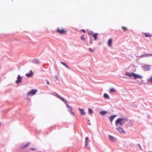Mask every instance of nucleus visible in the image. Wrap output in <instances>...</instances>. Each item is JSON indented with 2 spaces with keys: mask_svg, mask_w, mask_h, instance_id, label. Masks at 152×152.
<instances>
[{
  "mask_svg": "<svg viewBox=\"0 0 152 152\" xmlns=\"http://www.w3.org/2000/svg\"><path fill=\"white\" fill-rule=\"evenodd\" d=\"M125 75L129 77H133V78L134 79H141L142 78V76L133 72L130 73L129 72H126L125 73Z\"/></svg>",
  "mask_w": 152,
  "mask_h": 152,
  "instance_id": "nucleus-1",
  "label": "nucleus"
},
{
  "mask_svg": "<svg viewBox=\"0 0 152 152\" xmlns=\"http://www.w3.org/2000/svg\"><path fill=\"white\" fill-rule=\"evenodd\" d=\"M127 121L128 120L127 118H118L115 121V125L116 126H117L118 124L120 125H123L126 122H127Z\"/></svg>",
  "mask_w": 152,
  "mask_h": 152,
  "instance_id": "nucleus-2",
  "label": "nucleus"
},
{
  "mask_svg": "<svg viewBox=\"0 0 152 152\" xmlns=\"http://www.w3.org/2000/svg\"><path fill=\"white\" fill-rule=\"evenodd\" d=\"M55 96L57 97L58 98L60 99L61 100H62L63 102H64L66 104V105L67 107V108H68V110L69 111H71V110H72V108L70 106H69L68 104H67V102L65 100V99L63 98L62 97H61L59 95H58L57 94H55Z\"/></svg>",
  "mask_w": 152,
  "mask_h": 152,
  "instance_id": "nucleus-3",
  "label": "nucleus"
},
{
  "mask_svg": "<svg viewBox=\"0 0 152 152\" xmlns=\"http://www.w3.org/2000/svg\"><path fill=\"white\" fill-rule=\"evenodd\" d=\"M57 31L58 33L61 34H65L66 32V30L64 28H57Z\"/></svg>",
  "mask_w": 152,
  "mask_h": 152,
  "instance_id": "nucleus-4",
  "label": "nucleus"
},
{
  "mask_svg": "<svg viewBox=\"0 0 152 152\" xmlns=\"http://www.w3.org/2000/svg\"><path fill=\"white\" fill-rule=\"evenodd\" d=\"M37 89H32L30 91L28 92L27 93L28 96H33L37 92Z\"/></svg>",
  "mask_w": 152,
  "mask_h": 152,
  "instance_id": "nucleus-5",
  "label": "nucleus"
},
{
  "mask_svg": "<svg viewBox=\"0 0 152 152\" xmlns=\"http://www.w3.org/2000/svg\"><path fill=\"white\" fill-rule=\"evenodd\" d=\"M116 129L121 134H125V132L123 129L120 127H117Z\"/></svg>",
  "mask_w": 152,
  "mask_h": 152,
  "instance_id": "nucleus-6",
  "label": "nucleus"
},
{
  "mask_svg": "<svg viewBox=\"0 0 152 152\" xmlns=\"http://www.w3.org/2000/svg\"><path fill=\"white\" fill-rule=\"evenodd\" d=\"M22 78L20 75H18L17 78V80L16 81V83L17 84H18L21 81Z\"/></svg>",
  "mask_w": 152,
  "mask_h": 152,
  "instance_id": "nucleus-7",
  "label": "nucleus"
},
{
  "mask_svg": "<svg viewBox=\"0 0 152 152\" xmlns=\"http://www.w3.org/2000/svg\"><path fill=\"white\" fill-rule=\"evenodd\" d=\"M33 74V73L32 70H30L29 73H27L26 74V75L28 77H31Z\"/></svg>",
  "mask_w": 152,
  "mask_h": 152,
  "instance_id": "nucleus-8",
  "label": "nucleus"
},
{
  "mask_svg": "<svg viewBox=\"0 0 152 152\" xmlns=\"http://www.w3.org/2000/svg\"><path fill=\"white\" fill-rule=\"evenodd\" d=\"M112 39L111 38L107 42V44L108 46L109 47H111L112 46Z\"/></svg>",
  "mask_w": 152,
  "mask_h": 152,
  "instance_id": "nucleus-9",
  "label": "nucleus"
},
{
  "mask_svg": "<svg viewBox=\"0 0 152 152\" xmlns=\"http://www.w3.org/2000/svg\"><path fill=\"white\" fill-rule=\"evenodd\" d=\"M79 110L80 111V112L81 113V114L82 115H85L86 113L84 111V109H81L80 108H79Z\"/></svg>",
  "mask_w": 152,
  "mask_h": 152,
  "instance_id": "nucleus-10",
  "label": "nucleus"
},
{
  "mask_svg": "<svg viewBox=\"0 0 152 152\" xmlns=\"http://www.w3.org/2000/svg\"><path fill=\"white\" fill-rule=\"evenodd\" d=\"M108 137L109 139L111 141H115V139L113 136L110 135L108 136Z\"/></svg>",
  "mask_w": 152,
  "mask_h": 152,
  "instance_id": "nucleus-11",
  "label": "nucleus"
},
{
  "mask_svg": "<svg viewBox=\"0 0 152 152\" xmlns=\"http://www.w3.org/2000/svg\"><path fill=\"white\" fill-rule=\"evenodd\" d=\"M91 35L94 37V39L96 40L97 39V36L98 35V33H94L93 34H92Z\"/></svg>",
  "mask_w": 152,
  "mask_h": 152,
  "instance_id": "nucleus-12",
  "label": "nucleus"
},
{
  "mask_svg": "<svg viewBox=\"0 0 152 152\" xmlns=\"http://www.w3.org/2000/svg\"><path fill=\"white\" fill-rule=\"evenodd\" d=\"M116 116V115H113L110 117V120L111 122H112L113 120Z\"/></svg>",
  "mask_w": 152,
  "mask_h": 152,
  "instance_id": "nucleus-13",
  "label": "nucleus"
},
{
  "mask_svg": "<svg viewBox=\"0 0 152 152\" xmlns=\"http://www.w3.org/2000/svg\"><path fill=\"white\" fill-rule=\"evenodd\" d=\"M29 145V143H27V144H26V145H24L23 146L21 147V149H23L25 148L28 147Z\"/></svg>",
  "mask_w": 152,
  "mask_h": 152,
  "instance_id": "nucleus-14",
  "label": "nucleus"
},
{
  "mask_svg": "<svg viewBox=\"0 0 152 152\" xmlns=\"http://www.w3.org/2000/svg\"><path fill=\"white\" fill-rule=\"evenodd\" d=\"M89 140L88 137H87L85 139V145L87 146L88 144V140Z\"/></svg>",
  "mask_w": 152,
  "mask_h": 152,
  "instance_id": "nucleus-15",
  "label": "nucleus"
},
{
  "mask_svg": "<svg viewBox=\"0 0 152 152\" xmlns=\"http://www.w3.org/2000/svg\"><path fill=\"white\" fill-rule=\"evenodd\" d=\"M104 97L106 99H109L110 97L107 94H104Z\"/></svg>",
  "mask_w": 152,
  "mask_h": 152,
  "instance_id": "nucleus-16",
  "label": "nucleus"
},
{
  "mask_svg": "<svg viewBox=\"0 0 152 152\" xmlns=\"http://www.w3.org/2000/svg\"><path fill=\"white\" fill-rule=\"evenodd\" d=\"M145 36L146 37H151V35L149 33H145Z\"/></svg>",
  "mask_w": 152,
  "mask_h": 152,
  "instance_id": "nucleus-17",
  "label": "nucleus"
},
{
  "mask_svg": "<svg viewBox=\"0 0 152 152\" xmlns=\"http://www.w3.org/2000/svg\"><path fill=\"white\" fill-rule=\"evenodd\" d=\"M60 63L61 64L65 66L66 68L68 69H69V67L66 65L65 63L62 62H61Z\"/></svg>",
  "mask_w": 152,
  "mask_h": 152,
  "instance_id": "nucleus-18",
  "label": "nucleus"
},
{
  "mask_svg": "<svg viewBox=\"0 0 152 152\" xmlns=\"http://www.w3.org/2000/svg\"><path fill=\"white\" fill-rule=\"evenodd\" d=\"M152 55V54H145L141 56V57H146Z\"/></svg>",
  "mask_w": 152,
  "mask_h": 152,
  "instance_id": "nucleus-19",
  "label": "nucleus"
},
{
  "mask_svg": "<svg viewBox=\"0 0 152 152\" xmlns=\"http://www.w3.org/2000/svg\"><path fill=\"white\" fill-rule=\"evenodd\" d=\"M115 92V90L114 88H110V93H112Z\"/></svg>",
  "mask_w": 152,
  "mask_h": 152,
  "instance_id": "nucleus-20",
  "label": "nucleus"
},
{
  "mask_svg": "<svg viewBox=\"0 0 152 152\" xmlns=\"http://www.w3.org/2000/svg\"><path fill=\"white\" fill-rule=\"evenodd\" d=\"M107 113V112L104 111H102L100 112V114L103 115H104Z\"/></svg>",
  "mask_w": 152,
  "mask_h": 152,
  "instance_id": "nucleus-21",
  "label": "nucleus"
},
{
  "mask_svg": "<svg viewBox=\"0 0 152 152\" xmlns=\"http://www.w3.org/2000/svg\"><path fill=\"white\" fill-rule=\"evenodd\" d=\"M88 113L89 114H91L93 113V111L92 109H88Z\"/></svg>",
  "mask_w": 152,
  "mask_h": 152,
  "instance_id": "nucleus-22",
  "label": "nucleus"
},
{
  "mask_svg": "<svg viewBox=\"0 0 152 152\" xmlns=\"http://www.w3.org/2000/svg\"><path fill=\"white\" fill-rule=\"evenodd\" d=\"M122 28L124 30V31H126L127 30V28L126 27L122 26Z\"/></svg>",
  "mask_w": 152,
  "mask_h": 152,
  "instance_id": "nucleus-23",
  "label": "nucleus"
},
{
  "mask_svg": "<svg viewBox=\"0 0 152 152\" xmlns=\"http://www.w3.org/2000/svg\"><path fill=\"white\" fill-rule=\"evenodd\" d=\"M148 80L150 83H152V76L148 79Z\"/></svg>",
  "mask_w": 152,
  "mask_h": 152,
  "instance_id": "nucleus-24",
  "label": "nucleus"
},
{
  "mask_svg": "<svg viewBox=\"0 0 152 152\" xmlns=\"http://www.w3.org/2000/svg\"><path fill=\"white\" fill-rule=\"evenodd\" d=\"M69 112L71 115H75V113L72 111V110H71V111H70Z\"/></svg>",
  "mask_w": 152,
  "mask_h": 152,
  "instance_id": "nucleus-25",
  "label": "nucleus"
},
{
  "mask_svg": "<svg viewBox=\"0 0 152 152\" xmlns=\"http://www.w3.org/2000/svg\"><path fill=\"white\" fill-rule=\"evenodd\" d=\"M69 112L71 115H75V113L72 111V110H71V111H70Z\"/></svg>",
  "mask_w": 152,
  "mask_h": 152,
  "instance_id": "nucleus-26",
  "label": "nucleus"
},
{
  "mask_svg": "<svg viewBox=\"0 0 152 152\" xmlns=\"http://www.w3.org/2000/svg\"><path fill=\"white\" fill-rule=\"evenodd\" d=\"M84 35H83L81 37V39L83 40H85V38L84 37Z\"/></svg>",
  "mask_w": 152,
  "mask_h": 152,
  "instance_id": "nucleus-27",
  "label": "nucleus"
},
{
  "mask_svg": "<svg viewBox=\"0 0 152 152\" xmlns=\"http://www.w3.org/2000/svg\"><path fill=\"white\" fill-rule=\"evenodd\" d=\"M30 150H33V151H35L36 150V149L34 148H30Z\"/></svg>",
  "mask_w": 152,
  "mask_h": 152,
  "instance_id": "nucleus-28",
  "label": "nucleus"
},
{
  "mask_svg": "<svg viewBox=\"0 0 152 152\" xmlns=\"http://www.w3.org/2000/svg\"><path fill=\"white\" fill-rule=\"evenodd\" d=\"M137 145L142 150V148H141L140 145L139 144H137Z\"/></svg>",
  "mask_w": 152,
  "mask_h": 152,
  "instance_id": "nucleus-29",
  "label": "nucleus"
},
{
  "mask_svg": "<svg viewBox=\"0 0 152 152\" xmlns=\"http://www.w3.org/2000/svg\"><path fill=\"white\" fill-rule=\"evenodd\" d=\"M81 31H82L83 32L85 33V31L83 29L81 30Z\"/></svg>",
  "mask_w": 152,
  "mask_h": 152,
  "instance_id": "nucleus-30",
  "label": "nucleus"
},
{
  "mask_svg": "<svg viewBox=\"0 0 152 152\" xmlns=\"http://www.w3.org/2000/svg\"><path fill=\"white\" fill-rule=\"evenodd\" d=\"M47 82L48 84L49 85L50 84L49 83L48 80H47Z\"/></svg>",
  "mask_w": 152,
  "mask_h": 152,
  "instance_id": "nucleus-31",
  "label": "nucleus"
},
{
  "mask_svg": "<svg viewBox=\"0 0 152 152\" xmlns=\"http://www.w3.org/2000/svg\"><path fill=\"white\" fill-rule=\"evenodd\" d=\"M89 49L90 50V51H92V52H93V50H92L91 48H90Z\"/></svg>",
  "mask_w": 152,
  "mask_h": 152,
  "instance_id": "nucleus-32",
  "label": "nucleus"
},
{
  "mask_svg": "<svg viewBox=\"0 0 152 152\" xmlns=\"http://www.w3.org/2000/svg\"><path fill=\"white\" fill-rule=\"evenodd\" d=\"M144 67L145 68L146 67H148V66L147 65L144 66Z\"/></svg>",
  "mask_w": 152,
  "mask_h": 152,
  "instance_id": "nucleus-33",
  "label": "nucleus"
},
{
  "mask_svg": "<svg viewBox=\"0 0 152 152\" xmlns=\"http://www.w3.org/2000/svg\"><path fill=\"white\" fill-rule=\"evenodd\" d=\"M55 77H56V79H58V77H57V76H55Z\"/></svg>",
  "mask_w": 152,
  "mask_h": 152,
  "instance_id": "nucleus-34",
  "label": "nucleus"
}]
</instances>
